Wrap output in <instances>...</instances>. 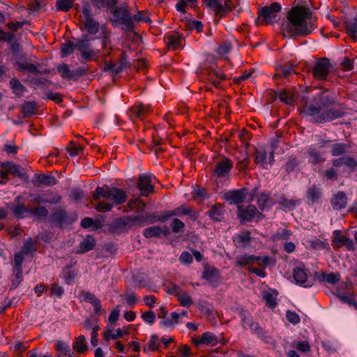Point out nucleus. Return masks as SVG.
<instances>
[{
    "label": "nucleus",
    "mask_w": 357,
    "mask_h": 357,
    "mask_svg": "<svg viewBox=\"0 0 357 357\" xmlns=\"http://www.w3.org/2000/svg\"><path fill=\"white\" fill-rule=\"evenodd\" d=\"M302 101L301 114L304 116L311 117L314 123L331 121L344 114L343 108L336 104L332 97L323 93L312 98L305 97Z\"/></svg>",
    "instance_id": "f257e3e1"
},
{
    "label": "nucleus",
    "mask_w": 357,
    "mask_h": 357,
    "mask_svg": "<svg viewBox=\"0 0 357 357\" xmlns=\"http://www.w3.org/2000/svg\"><path fill=\"white\" fill-rule=\"evenodd\" d=\"M311 15L308 8L297 6L291 8L287 13V20L281 26L284 37H302L310 34L314 29V24L307 22Z\"/></svg>",
    "instance_id": "f03ea898"
},
{
    "label": "nucleus",
    "mask_w": 357,
    "mask_h": 357,
    "mask_svg": "<svg viewBox=\"0 0 357 357\" xmlns=\"http://www.w3.org/2000/svg\"><path fill=\"white\" fill-rule=\"evenodd\" d=\"M78 215L75 211H67L65 207H57L52 211L49 222L54 227L63 229L75 222Z\"/></svg>",
    "instance_id": "7ed1b4c3"
},
{
    "label": "nucleus",
    "mask_w": 357,
    "mask_h": 357,
    "mask_svg": "<svg viewBox=\"0 0 357 357\" xmlns=\"http://www.w3.org/2000/svg\"><path fill=\"white\" fill-rule=\"evenodd\" d=\"M200 79L212 84L215 88H221L222 81L227 79L226 75L215 63L208 66L204 63L200 68Z\"/></svg>",
    "instance_id": "20e7f679"
},
{
    "label": "nucleus",
    "mask_w": 357,
    "mask_h": 357,
    "mask_svg": "<svg viewBox=\"0 0 357 357\" xmlns=\"http://www.w3.org/2000/svg\"><path fill=\"white\" fill-rule=\"evenodd\" d=\"M100 197L112 200L116 205H120L125 203L128 199L127 193L122 189L112 187L106 188L98 187L96 192L93 195L94 199H98Z\"/></svg>",
    "instance_id": "39448f33"
},
{
    "label": "nucleus",
    "mask_w": 357,
    "mask_h": 357,
    "mask_svg": "<svg viewBox=\"0 0 357 357\" xmlns=\"http://www.w3.org/2000/svg\"><path fill=\"white\" fill-rule=\"evenodd\" d=\"M281 10V6L278 3H273L270 6L261 8L259 12V17L256 21L257 25L262 24L263 21L266 24H273L277 17V14Z\"/></svg>",
    "instance_id": "423d86ee"
},
{
    "label": "nucleus",
    "mask_w": 357,
    "mask_h": 357,
    "mask_svg": "<svg viewBox=\"0 0 357 357\" xmlns=\"http://www.w3.org/2000/svg\"><path fill=\"white\" fill-rule=\"evenodd\" d=\"M77 48L80 52L82 58L86 61H91L96 55V52L90 43L89 36L82 35L80 38L77 39Z\"/></svg>",
    "instance_id": "0eeeda50"
},
{
    "label": "nucleus",
    "mask_w": 357,
    "mask_h": 357,
    "mask_svg": "<svg viewBox=\"0 0 357 357\" xmlns=\"http://www.w3.org/2000/svg\"><path fill=\"white\" fill-rule=\"evenodd\" d=\"M114 16L122 24V29L126 31L132 32L134 30L132 18L126 8H117L113 11Z\"/></svg>",
    "instance_id": "6e6552de"
},
{
    "label": "nucleus",
    "mask_w": 357,
    "mask_h": 357,
    "mask_svg": "<svg viewBox=\"0 0 357 357\" xmlns=\"http://www.w3.org/2000/svg\"><path fill=\"white\" fill-rule=\"evenodd\" d=\"M233 167L234 162L230 158L220 156L215 161L213 172L218 177H226L229 175Z\"/></svg>",
    "instance_id": "1a4fd4ad"
},
{
    "label": "nucleus",
    "mask_w": 357,
    "mask_h": 357,
    "mask_svg": "<svg viewBox=\"0 0 357 357\" xmlns=\"http://www.w3.org/2000/svg\"><path fill=\"white\" fill-rule=\"evenodd\" d=\"M82 13L85 19L84 26L86 31L91 34L97 33L100 29V24L92 17L89 3H84Z\"/></svg>",
    "instance_id": "9d476101"
},
{
    "label": "nucleus",
    "mask_w": 357,
    "mask_h": 357,
    "mask_svg": "<svg viewBox=\"0 0 357 357\" xmlns=\"http://www.w3.org/2000/svg\"><path fill=\"white\" fill-rule=\"evenodd\" d=\"M7 168L15 177L21 178H26L31 176V172L28 169L22 167L21 165L15 164L13 162L5 161L0 162V169Z\"/></svg>",
    "instance_id": "9b49d317"
},
{
    "label": "nucleus",
    "mask_w": 357,
    "mask_h": 357,
    "mask_svg": "<svg viewBox=\"0 0 357 357\" xmlns=\"http://www.w3.org/2000/svg\"><path fill=\"white\" fill-rule=\"evenodd\" d=\"M331 64L329 59L327 58H321L319 59L314 64L312 69V74L317 79H326L329 71Z\"/></svg>",
    "instance_id": "f8f14e48"
},
{
    "label": "nucleus",
    "mask_w": 357,
    "mask_h": 357,
    "mask_svg": "<svg viewBox=\"0 0 357 357\" xmlns=\"http://www.w3.org/2000/svg\"><path fill=\"white\" fill-rule=\"evenodd\" d=\"M152 112L150 105L138 104L132 106L128 111L130 120L135 122L136 119L144 120L146 115Z\"/></svg>",
    "instance_id": "ddd939ff"
},
{
    "label": "nucleus",
    "mask_w": 357,
    "mask_h": 357,
    "mask_svg": "<svg viewBox=\"0 0 357 357\" xmlns=\"http://www.w3.org/2000/svg\"><path fill=\"white\" fill-rule=\"evenodd\" d=\"M261 261V264L267 266L270 264V258L268 256H266L264 257H257L254 255H242L238 257L236 259V265L238 266H245L247 265H250L254 264L255 261L259 262Z\"/></svg>",
    "instance_id": "4468645a"
},
{
    "label": "nucleus",
    "mask_w": 357,
    "mask_h": 357,
    "mask_svg": "<svg viewBox=\"0 0 357 357\" xmlns=\"http://www.w3.org/2000/svg\"><path fill=\"white\" fill-rule=\"evenodd\" d=\"M238 215L240 218L245 221H251L255 216L259 218H263V214L257 211L254 205H248L246 208L243 206H238Z\"/></svg>",
    "instance_id": "2eb2a0df"
},
{
    "label": "nucleus",
    "mask_w": 357,
    "mask_h": 357,
    "mask_svg": "<svg viewBox=\"0 0 357 357\" xmlns=\"http://www.w3.org/2000/svg\"><path fill=\"white\" fill-rule=\"evenodd\" d=\"M248 188H243L238 190H234L226 192L224 195V199L231 204H239L248 195Z\"/></svg>",
    "instance_id": "dca6fc26"
},
{
    "label": "nucleus",
    "mask_w": 357,
    "mask_h": 357,
    "mask_svg": "<svg viewBox=\"0 0 357 357\" xmlns=\"http://www.w3.org/2000/svg\"><path fill=\"white\" fill-rule=\"evenodd\" d=\"M96 245V240L92 235H86L79 244L76 253L82 255L93 250Z\"/></svg>",
    "instance_id": "f3484780"
},
{
    "label": "nucleus",
    "mask_w": 357,
    "mask_h": 357,
    "mask_svg": "<svg viewBox=\"0 0 357 357\" xmlns=\"http://www.w3.org/2000/svg\"><path fill=\"white\" fill-rule=\"evenodd\" d=\"M347 197L342 191L334 194L331 199V204L334 210H341L347 206Z\"/></svg>",
    "instance_id": "a211bd4d"
},
{
    "label": "nucleus",
    "mask_w": 357,
    "mask_h": 357,
    "mask_svg": "<svg viewBox=\"0 0 357 357\" xmlns=\"http://www.w3.org/2000/svg\"><path fill=\"white\" fill-rule=\"evenodd\" d=\"M293 277L296 284L303 286L304 287H310L312 286L310 284H306L307 282V274L303 268H295L293 270Z\"/></svg>",
    "instance_id": "6ab92c4d"
},
{
    "label": "nucleus",
    "mask_w": 357,
    "mask_h": 357,
    "mask_svg": "<svg viewBox=\"0 0 357 357\" xmlns=\"http://www.w3.org/2000/svg\"><path fill=\"white\" fill-rule=\"evenodd\" d=\"M322 197L323 192L321 188L314 185L309 188L306 193V198L311 204L319 202Z\"/></svg>",
    "instance_id": "aec40b11"
},
{
    "label": "nucleus",
    "mask_w": 357,
    "mask_h": 357,
    "mask_svg": "<svg viewBox=\"0 0 357 357\" xmlns=\"http://www.w3.org/2000/svg\"><path fill=\"white\" fill-rule=\"evenodd\" d=\"M159 216H155L154 215L150 216H144L143 215H130V227H142L146 225V224H151L150 220L154 218H158Z\"/></svg>",
    "instance_id": "412c9836"
},
{
    "label": "nucleus",
    "mask_w": 357,
    "mask_h": 357,
    "mask_svg": "<svg viewBox=\"0 0 357 357\" xmlns=\"http://www.w3.org/2000/svg\"><path fill=\"white\" fill-rule=\"evenodd\" d=\"M202 278L211 282H217L220 279L219 270L215 267L205 266Z\"/></svg>",
    "instance_id": "4be33fe9"
},
{
    "label": "nucleus",
    "mask_w": 357,
    "mask_h": 357,
    "mask_svg": "<svg viewBox=\"0 0 357 357\" xmlns=\"http://www.w3.org/2000/svg\"><path fill=\"white\" fill-rule=\"evenodd\" d=\"M278 295V292L275 289H271L269 291H264L262 292V297L266 302V305L271 308L274 309L278 303L276 301V296Z\"/></svg>",
    "instance_id": "5701e85b"
},
{
    "label": "nucleus",
    "mask_w": 357,
    "mask_h": 357,
    "mask_svg": "<svg viewBox=\"0 0 357 357\" xmlns=\"http://www.w3.org/2000/svg\"><path fill=\"white\" fill-rule=\"evenodd\" d=\"M192 210L189 208H185L184 206H180L176 208L172 213L167 214L162 217L154 218L150 220V222H155L156 221H165L168 219L169 217L172 215H190Z\"/></svg>",
    "instance_id": "b1692460"
},
{
    "label": "nucleus",
    "mask_w": 357,
    "mask_h": 357,
    "mask_svg": "<svg viewBox=\"0 0 357 357\" xmlns=\"http://www.w3.org/2000/svg\"><path fill=\"white\" fill-rule=\"evenodd\" d=\"M225 210L222 204H215L208 211V215L214 221H221L224 218Z\"/></svg>",
    "instance_id": "393cba45"
},
{
    "label": "nucleus",
    "mask_w": 357,
    "mask_h": 357,
    "mask_svg": "<svg viewBox=\"0 0 357 357\" xmlns=\"http://www.w3.org/2000/svg\"><path fill=\"white\" fill-rule=\"evenodd\" d=\"M165 43L169 49L175 50L181 45V39L177 33L167 35L165 37Z\"/></svg>",
    "instance_id": "a878e982"
},
{
    "label": "nucleus",
    "mask_w": 357,
    "mask_h": 357,
    "mask_svg": "<svg viewBox=\"0 0 357 357\" xmlns=\"http://www.w3.org/2000/svg\"><path fill=\"white\" fill-rule=\"evenodd\" d=\"M236 246H247L249 245L251 241L250 232L245 231L240 234L234 236L233 238Z\"/></svg>",
    "instance_id": "bb28decb"
},
{
    "label": "nucleus",
    "mask_w": 357,
    "mask_h": 357,
    "mask_svg": "<svg viewBox=\"0 0 357 357\" xmlns=\"http://www.w3.org/2000/svg\"><path fill=\"white\" fill-rule=\"evenodd\" d=\"M31 208H27L24 204L18 203L13 208V213L17 219H22L30 216Z\"/></svg>",
    "instance_id": "cd10ccee"
},
{
    "label": "nucleus",
    "mask_w": 357,
    "mask_h": 357,
    "mask_svg": "<svg viewBox=\"0 0 357 357\" xmlns=\"http://www.w3.org/2000/svg\"><path fill=\"white\" fill-rule=\"evenodd\" d=\"M218 342V338L209 332H205L202 335L200 340H194V344L197 346L200 344H215Z\"/></svg>",
    "instance_id": "c85d7f7f"
},
{
    "label": "nucleus",
    "mask_w": 357,
    "mask_h": 357,
    "mask_svg": "<svg viewBox=\"0 0 357 357\" xmlns=\"http://www.w3.org/2000/svg\"><path fill=\"white\" fill-rule=\"evenodd\" d=\"M294 65L291 63H285L284 66H281L277 68V73L275 74L274 77H287L293 73H296L293 70Z\"/></svg>",
    "instance_id": "c756f323"
},
{
    "label": "nucleus",
    "mask_w": 357,
    "mask_h": 357,
    "mask_svg": "<svg viewBox=\"0 0 357 357\" xmlns=\"http://www.w3.org/2000/svg\"><path fill=\"white\" fill-rule=\"evenodd\" d=\"M203 3L207 7L213 10L217 14L220 15L221 17L224 15L225 8L218 0H203Z\"/></svg>",
    "instance_id": "7c9ffc66"
},
{
    "label": "nucleus",
    "mask_w": 357,
    "mask_h": 357,
    "mask_svg": "<svg viewBox=\"0 0 357 357\" xmlns=\"http://www.w3.org/2000/svg\"><path fill=\"white\" fill-rule=\"evenodd\" d=\"M347 34L354 40H357V17H354L346 22Z\"/></svg>",
    "instance_id": "2f4dec72"
},
{
    "label": "nucleus",
    "mask_w": 357,
    "mask_h": 357,
    "mask_svg": "<svg viewBox=\"0 0 357 357\" xmlns=\"http://www.w3.org/2000/svg\"><path fill=\"white\" fill-rule=\"evenodd\" d=\"M112 331L111 329H107L103 333V337L106 341H109L111 339L112 340L119 339L120 337H122L124 335H126L128 333V332L127 331H123L121 328H117L116 330V333H112Z\"/></svg>",
    "instance_id": "473e14b6"
},
{
    "label": "nucleus",
    "mask_w": 357,
    "mask_h": 357,
    "mask_svg": "<svg viewBox=\"0 0 357 357\" xmlns=\"http://www.w3.org/2000/svg\"><path fill=\"white\" fill-rule=\"evenodd\" d=\"M10 86L13 89V93L17 96H22L26 91V87L22 85L17 78H13L10 80Z\"/></svg>",
    "instance_id": "72a5a7b5"
},
{
    "label": "nucleus",
    "mask_w": 357,
    "mask_h": 357,
    "mask_svg": "<svg viewBox=\"0 0 357 357\" xmlns=\"http://www.w3.org/2000/svg\"><path fill=\"white\" fill-rule=\"evenodd\" d=\"M350 145L349 144L344 143H335L331 146V154L333 156H338L343 155L347 152Z\"/></svg>",
    "instance_id": "f704fd0d"
},
{
    "label": "nucleus",
    "mask_w": 357,
    "mask_h": 357,
    "mask_svg": "<svg viewBox=\"0 0 357 357\" xmlns=\"http://www.w3.org/2000/svg\"><path fill=\"white\" fill-rule=\"evenodd\" d=\"M76 48L77 42L75 43L71 40H66L61 46V52L62 57L73 54Z\"/></svg>",
    "instance_id": "c9c22d12"
},
{
    "label": "nucleus",
    "mask_w": 357,
    "mask_h": 357,
    "mask_svg": "<svg viewBox=\"0 0 357 357\" xmlns=\"http://www.w3.org/2000/svg\"><path fill=\"white\" fill-rule=\"evenodd\" d=\"M267 152L264 149H259L256 151L255 161L257 165L263 167L267 165Z\"/></svg>",
    "instance_id": "e433bc0d"
},
{
    "label": "nucleus",
    "mask_w": 357,
    "mask_h": 357,
    "mask_svg": "<svg viewBox=\"0 0 357 357\" xmlns=\"http://www.w3.org/2000/svg\"><path fill=\"white\" fill-rule=\"evenodd\" d=\"M151 180H139L137 186L141 190V195L142 196H148L149 194L153 190V186L147 181Z\"/></svg>",
    "instance_id": "4c0bfd02"
},
{
    "label": "nucleus",
    "mask_w": 357,
    "mask_h": 357,
    "mask_svg": "<svg viewBox=\"0 0 357 357\" xmlns=\"http://www.w3.org/2000/svg\"><path fill=\"white\" fill-rule=\"evenodd\" d=\"M315 275L320 278V280H326L328 283L335 284H336L339 280L340 278L337 274H335L333 273H331L328 274H325L324 273H320L319 272H317Z\"/></svg>",
    "instance_id": "58836bf2"
},
{
    "label": "nucleus",
    "mask_w": 357,
    "mask_h": 357,
    "mask_svg": "<svg viewBox=\"0 0 357 357\" xmlns=\"http://www.w3.org/2000/svg\"><path fill=\"white\" fill-rule=\"evenodd\" d=\"M48 210L45 206H40L35 208H31L30 216H36L40 220L45 219L48 215Z\"/></svg>",
    "instance_id": "ea45409f"
},
{
    "label": "nucleus",
    "mask_w": 357,
    "mask_h": 357,
    "mask_svg": "<svg viewBox=\"0 0 357 357\" xmlns=\"http://www.w3.org/2000/svg\"><path fill=\"white\" fill-rule=\"evenodd\" d=\"M143 234L146 238H158L162 234V227L158 226L149 227L144 230Z\"/></svg>",
    "instance_id": "a19ab883"
},
{
    "label": "nucleus",
    "mask_w": 357,
    "mask_h": 357,
    "mask_svg": "<svg viewBox=\"0 0 357 357\" xmlns=\"http://www.w3.org/2000/svg\"><path fill=\"white\" fill-rule=\"evenodd\" d=\"M66 150L70 156H75L82 153L83 146L81 144H77L73 141H71L67 146Z\"/></svg>",
    "instance_id": "79ce46f5"
},
{
    "label": "nucleus",
    "mask_w": 357,
    "mask_h": 357,
    "mask_svg": "<svg viewBox=\"0 0 357 357\" xmlns=\"http://www.w3.org/2000/svg\"><path fill=\"white\" fill-rule=\"evenodd\" d=\"M197 307L203 314L207 315H211L214 311V307L212 305L206 301H199Z\"/></svg>",
    "instance_id": "37998d69"
},
{
    "label": "nucleus",
    "mask_w": 357,
    "mask_h": 357,
    "mask_svg": "<svg viewBox=\"0 0 357 357\" xmlns=\"http://www.w3.org/2000/svg\"><path fill=\"white\" fill-rule=\"evenodd\" d=\"M86 337L84 335H79L73 345V349L78 353H84L88 349V346L84 343Z\"/></svg>",
    "instance_id": "c03bdc74"
},
{
    "label": "nucleus",
    "mask_w": 357,
    "mask_h": 357,
    "mask_svg": "<svg viewBox=\"0 0 357 357\" xmlns=\"http://www.w3.org/2000/svg\"><path fill=\"white\" fill-rule=\"evenodd\" d=\"M237 312L241 317V324L244 328H246V326L250 324V321L252 320L250 314L244 310L243 308H238Z\"/></svg>",
    "instance_id": "a18cd8bd"
},
{
    "label": "nucleus",
    "mask_w": 357,
    "mask_h": 357,
    "mask_svg": "<svg viewBox=\"0 0 357 357\" xmlns=\"http://www.w3.org/2000/svg\"><path fill=\"white\" fill-rule=\"evenodd\" d=\"M36 107L35 102H26L22 107V112L24 116H29L34 114Z\"/></svg>",
    "instance_id": "49530a36"
},
{
    "label": "nucleus",
    "mask_w": 357,
    "mask_h": 357,
    "mask_svg": "<svg viewBox=\"0 0 357 357\" xmlns=\"http://www.w3.org/2000/svg\"><path fill=\"white\" fill-rule=\"evenodd\" d=\"M132 18V22H151V19L149 16V13L147 10H141L138 11L136 14L131 16Z\"/></svg>",
    "instance_id": "de8ad7c7"
},
{
    "label": "nucleus",
    "mask_w": 357,
    "mask_h": 357,
    "mask_svg": "<svg viewBox=\"0 0 357 357\" xmlns=\"http://www.w3.org/2000/svg\"><path fill=\"white\" fill-rule=\"evenodd\" d=\"M172 319H167L162 321H160V325L164 327H174L176 324L178 323V319L180 317V314L178 313L174 312L172 313Z\"/></svg>",
    "instance_id": "09e8293b"
},
{
    "label": "nucleus",
    "mask_w": 357,
    "mask_h": 357,
    "mask_svg": "<svg viewBox=\"0 0 357 357\" xmlns=\"http://www.w3.org/2000/svg\"><path fill=\"white\" fill-rule=\"evenodd\" d=\"M58 72L63 79H73V72L70 70L66 63L60 65L58 68Z\"/></svg>",
    "instance_id": "8fccbe9b"
},
{
    "label": "nucleus",
    "mask_w": 357,
    "mask_h": 357,
    "mask_svg": "<svg viewBox=\"0 0 357 357\" xmlns=\"http://www.w3.org/2000/svg\"><path fill=\"white\" fill-rule=\"evenodd\" d=\"M278 98L284 103L291 105L294 102V95L287 91L280 92L278 95Z\"/></svg>",
    "instance_id": "3c124183"
},
{
    "label": "nucleus",
    "mask_w": 357,
    "mask_h": 357,
    "mask_svg": "<svg viewBox=\"0 0 357 357\" xmlns=\"http://www.w3.org/2000/svg\"><path fill=\"white\" fill-rule=\"evenodd\" d=\"M280 203L284 208H286L289 210H293L296 206L299 205L301 204V200H299V199H288L284 197H282Z\"/></svg>",
    "instance_id": "603ef678"
},
{
    "label": "nucleus",
    "mask_w": 357,
    "mask_h": 357,
    "mask_svg": "<svg viewBox=\"0 0 357 357\" xmlns=\"http://www.w3.org/2000/svg\"><path fill=\"white\" fill-rule=\"evenodd\" d=\"M16 64L20 70H27L28 72L33 74H36L39 72L38 68L34 64L21 61H17Z\"/></svg>",
    "instance_id": "864d4df0"
},
{
    "label": "nucleus",
    "mask_w": 357,
    "mask_h": 357,
    "mask_svg": "<svg viewBox=\"0 0 357 357\" xmlns=\"http://www.w3.org/2000/svg\"><path fill=\"white\" fill-rule=\"evenodd\" d=\"M74 0H57L56 8L59 10L68 11L73 6Z\"/></svg>",
    "instance_id": "5fc2aeb1"
},
{
    "label": "nucleus",
    "mask_w": 357,
    "mask_h": 357,
    "mask_svg": "<svg viewBox=\"0 0 357 357\" xmlns=\"http://www.w3.org/2000/svg\"><path fill=\"white\" fill-rule=\"evenodd\" d=\"M102 47L104 51L105 52L104 54V57L106 58L109 56L113 48L111 40H109L107 36H104L102 39Z\"/></svg>",
    "instance_id": "6e6d98bb"
},
{
    "label": "nucleus",
    "mask_w": 357,
    "mask_h": 357,
    "mask_svg": "<svg viewBox=\"0 0 357 357\" xmlns=\"http://www.w3.org/2000/svg\"><path fill=\"white\" fill-rule=\"evenodd\" d=\"M178 299L182 306H190L193 303L192 298L186 292L179 294Z\"/></svg>",
    "instance_id": "4d7b16f0"
},
{
    "label": "nucleus",
    "mask_w": 357,
    "mask_h": 357,
    "mask_svg": "<svg viewBox=\"0 0 357 357\" xmlns=\"http://www.w3.org/2000/svg\"><path fill=\"white\" fill-rule=\"evenodd\" d=\"M269 196L266 193H261L257 199V204L259 208L264 211L268 206Z\"/></svg>",
    "instance_id": "13d9d810"
},
{
    "label": "nucleus",
    "mask_w": 357,
    "mask_h": 357,
    "mask_svg": "<svg viewBox=\"0 0 357 357\" xmlns=\"http://www.w3.org/2000/svg\"><path fill=\"white\" fill-rule=\"evenodd\" d=\"M36 250V248L33 246V243L31 238L27 240L21 249V252L24 255H27L29 253H32Z\"/></svg>",
    "instance_id": "bf43d9fd"
},
{
    "label": "nucleus",
    "mask_w": 357,
    "mask_h": 357,
    "mask_svg": "<svg viewBox=\"0 0 357 357\" xmlns=\"http://www.w3.org/2000/svg\"><path fill=\"white\" fill-rule=\"evenodd\" d=\"M15 279L12 280L11 289H16L22 280L23 275L22 269L15 270L14 269Z\"/></svg>",
    "instance_id": "052dcab7"
},
{
    "label": "nucleus",
    "mask_w": 357,
    "mask_h": 357,
    "mask_svg": "<svg viewBox=\"0 0 357 357\" xmlns=\"http://www.w3.org/2000/svg\"><path fill=\"white\" fill-rule=\"evenodd\" d=\"M61 197L60 196H55L52 198V199L51 200H49V199H44L43 197H42L41 196H37L34 199H33V201L37 203V204H46V203H49V204H57L59 202H60L61 201Z\"/></svg>",
    "instance_id": "680f3d73"
},
{
    "label": "nucleus",
    "mask_w": 357,
    "mask_h": 357,
    "mask_svg": "<svg viewBox=\"0 0 357 357\" xmlns=\"http://www.w3.org/2000/svg\"><path fill=\"white\" fill-rule=\"evenodd\" d=\"M334 240L333 241L332 245L335 249H337L340 247L341 243H343V239L346 236H342L341 232L340 230H335L334 231Z\"/></svg>",
    "instance_id": "e2e57ef3"
},
{
    "label": "nucleus",
    "mask_w": 357,
    "mask_h": 357,
    "mask_svg": "<svg viewBox=\"0 0 357 357\" xmlns=\"http://www.w3.org/2000/svg\"><path fill=\"white\" fill-rule=\"evenodd\" d=\"M55 349L59 351L63 355H65L70 349V346L64 342L63 341L58 340L56 345Z\"/></svg>",
    "instance_id": "0e129e2a"
},
{
    "label": "nucleus",
    "mask_w": 357,
    "mask_h": 357,
    "mask_svg": "<svg viewBox=\"0 0 357 357\" xmlns=\"http://www.w3.org/2000/svg\"><path fill=\"white\" fill-rule=\"evenodd\" d=\"M340 298L342 302L354 306L357 310V301L355 300L353 294L342 295L340 296Z\"/></svg>",
    "instance_id": "69168bd1"
},
{
    "label": "nucleus",
    "mask_w": 357,
    "mask_h": 357,
    "mask_svg": "<svg viewBox=\"0 0 357 357\" xmlns=\"http://www.w3.org/2000/svg\"><path fill=\"white\" fill-rule=\"evenodd\" d=\"M184 227L185 225L181 220L178 218L173 219L172 222V227L174 233H178L181 231Z\"/></svg>",
    "instance_id": "338daca9"
},
{
    "label": "nucleus",
    "mask_w": 357,
    "mask_h": 357,
    "mask_svg": "<svg viewBox=\"0 0 357 357\" xmlns=\"http://www.w3.org/2000/svg\"><path fill=\"white\" fill-rule=\"evenodd\" d=\"M250 163V158L248 157L243 158L242 160L238 159L236 163V168L240 172H244L248 169Z\"/></svg>",
    "instance_id": "774afa93"
}]
</instances>
